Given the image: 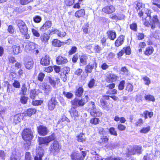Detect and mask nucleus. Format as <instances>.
<instances>
[{
  "mask_svg": "<svg viewBox=\"0 0 160 160\" xmlns=\"http://www.w3.org/2000/svg\"><path fill=\"white\" fill-rule=\"evenodd\" d=\"M22 136L25 141H28L27 143H24L25 149L27 150L29 149L31 145V141L33 138V132L29 128L25 129L22 132Z\"/></svg>",
  "mask_w": 160,
  "mask_h": 160,
  "instance_id": "obj_1",
  "label": "nucleus"
},
{
  "mask_svg": "<svg viewBox=\"0 0 160 160\" xmlns=\"http://www.w3.org/2000/svg\"><path fill=\"white\" fill-rule=\"evenodd\" d=\"M17 24L20 32L26 36V39L29 38L30 36L27 35L28 28L25 23L23 21L19 20L17 21Z\"/></svg>",
  "mask_w": 160,
  "mask_h": 160,
  "instance_id": "obj_2",
  "label": "nucleus"
},
{
  "mask_svg": "<svg viewBox=\"0 0 160 160\" xmlns=\"http://www.w3.org/2000/svg\"><path fill=\"white\" fill-rule=\"evenodd\" d=\"M88 96L86 95L80 100L75 98L72 101V105L75 106H83L88 102Z\"/></svg>",
  "mask_w": 160,
  "mask_h": 160,
  "instance_id": "obj_3",
  "label": "nucleus"
},
{
  "mask_svg": "<svg viewBox=\"0 0 160 160\" xmlns=\"http://www.w3.org/2000/svg\"><path fill=\"white\" fill-rule=\"evenodd\" d=\"M89 106L91 107L89 108L91 115L94 117H100L102 115V113L99 110L95 108L94 102H89Z\"/></svg>",
  "mask_w": 160,
  "mask_h": 160,
  "instance_id": "obj_4",
  "label": "nucleus"
},
{
  "mask_svg": "<svg viewBox=\"0 0 160 160\" xmlns=\"http://www.w3.org/2000/svg\"><path fill=\"white\" fill-rule=\"evenodd\" d=\"M55 139L54 134H52L51 135L44 138H38V142L39 144H43L47 146L48 145V143Z\"/></svg>",
  "mask_w": 160,
  "mask_h": 160,
  "instance_id": "obj_5",
  "label": "nucleus"
},
{
  "mask_svg": "<svg viewBox=\"0 0 160 160\" xmlns=\"http://www.w3.org/2000/svg\"><path fill=\"white\" fill-rule=\"evenodd\" d=\"M61 148V146L59 144L58 142L57 141H55L51 144L50 150L53 153L55 154L59 152Z\"/></svg>",
  "mask_w": 160,
  "mask_h": 160,
  "instance_id": "obj_6",
  "label": "nucleus"
},
{
  "mask_svg": "<svg viewBox=\"0 0 160 160\" xmlns=\"http://www.w3.org/2000/svg\"><path fill=\"white\" fill-rule=\"evenodd\" d=\"M82 154L76 152L73 153L71 155L72 160H83V158L86 155L85 152L82 151Z\"/></svg>",
  "mask_w": 160,
  "mask_h": 160,
  "instance_id": "obj_7",
  "label": "nucleus"
},
{
  "mask_svg": "<svg viewBox=\"0 0 160 160\" xmlns=\"http://www.w3.org/2000/svg\"><path fill=\"white\" fill-rule=\"evenodd\" d=\"M118 77L115 74L112 73H107L105 76V80L108 83L113 82L116 81Z\"/></svg>",
  "mask_w": 160,
  "mask_h": 160,
  "instance_id": "obj_8",
  "label": "nucleus"
},
{
  "mask_svg": "<svg viewBox=\"0 0 160 160\" xmlns=\"http://www.w3.org/2000/svg\"><path fill=\"white\" fill-rule=\"evenodd\" d=\"M25 47L24 49L25 51L28 52H32L34 49H36L37 46L32 42H27L24 43Z\"/></svg>",
  "mask_w": 160,
  "mask_h": 160,
  "instance_id": "obj_9",
  "label": "nucleus"
},
{
  "mask_svg": "<svg viewBox=\"0 0 160 160\" xmlns=\"http://www.w3.org/2000/svg\"><path fill=\"white\" fill-rule=\"evenodd\" d=\"M109 96H108L103 95L102 96V98L100 99V103L101 105L104 109L108 110L110 108L108 104L105 101V99H109Z\"/></svg>",
  "mask_w": 160,
  "mask_h": 160,
  "instance_id": "obj_10",
  "label": "nucleus"
},
{
  "mask_svg": "<svg viewBox=\"0 0 160 160\" xmlns=\"http://www.w3.org/2000/svg\"><path fill=\"white\" fill-rule=\"evenodd\" d=\"M150 22V26L152 29L155 28L156 26H158L159 25L160 22L156 15H154L152 19H151Z\"/></svg>",
  "mask_w": 160,
  "mask_h": 160,
  "instance_id": "obj_11",
  "label": "nucleus"
},
{
  "mask_svg": "<svg viewBox=\"0 0 160 160\" xmlns=\"http://www.w3.org/2000/svg\"><path fill=\"white\" fill-rule=\"evenodd\" d=\"M36 156L35 160H42V158L44 154V150L41 147H38L36 150Z\"/></svg>",
  "mask_w": 160,
  "mask_h": 160,
  "instance_id": "obj_12",
  "label": "nucleus"
},
{
  "mask_svg": "<svg viewBox=\"0 0 160 160\" xmlns=\"http://www.w3.org/2000/svg\"><path fill=\"white\" fill-rule=\"evenodd\" d=\"M57 103V102L55 98L52 97L48 102V108L50 111L53 110Z\"/></svg>",
  "mask_w": 160,
  "mask_h": 160,
  "instance_id": "obj_13",
  "label": "nucleus"
},
{
  "mask_svg": "<svg viewBox=\"0 0 160 160\" xmlns=\"http://www.w3.org/2000/svg\"><path fill=\"white\" fill-rule=\"evenodd\" d=\"M69 112L72 119L75 121L78 119L79 116L78 114V112L74 108H72Z\"/></svg>",
  "mask_w": 160,
  "mask_h": 160,
  "instance_id": "obj_14",
  "label": "nucleus"
},
{
  "mask_svg": "<svg viewBox=\"0 0 160 160\" xmlns=\"http://www.w3.org/2000/svg\"><path fill=\"white\" fill-rule=\"evenodd\" d=\"M136 8L137 11H139L138 12V14L140 17H141L143 15L142 10L145 8L144 4L140 2H137L136 4Z\"/></svg>",
  "mask_w": 160,
  "mask_h": 160,
  "instance_id": "obj_15",
  "label": "nucleus"
},
{
  "mask_svg": "<svg viewBox=\"0 0 160 160\" xmlns=\"http://www.w3.org/2000/svg\"><path fill=\"white\" fill-rule=\"evenodd\" d=\"M38 132L41 136H45L48 133V131L46 126H39L38 127Z\"/></svg>",
  "mask_w": 160,
  "mask_h": 160,
  "instance_id": "obj_16",
  "label": "nucleus"
},
{
  "mask_svg": "<svg viewBox=\"0 0 160 160\" xmlns=\"http://www.w3.org/2000/svg\"><path fill=\"white\" fill-rule=\"evenodd\" d=\"M50 33H52L56 34L58 37L62 38L65 36L66 34L65 32L63 31L59 30L56 29H52L50 31Z\"/></svg>",
  "mask_w": 160,
  "mask_h": 160,
  "instance_id": "obj_17",
  "label": "nucleus"
},
{
  "mask_svg": "<svg viewBox=\"0 0 160 160\" xmlns=\"http://www.w3.org/2000/svg\"><path fill=\"white\" fill-rule=\"evenodd\" d=\"M48 78L49 83L51 85L53 86V87L55 86V85L56 83L58 84L60 82V79L58 78L57 77H55V80L51 76H48Z\"/></svg>",
  "mask_w": 160,
  "mask_h": 160,
  "instance_id": "obj_18",
  "label": "nucleus"
},
{
  "mask_svg": "<svg viewBox=\"0 0 160 160\" xmlns=\"http://www.w3.org/2000/svg\"><path fill=\"white\" fill-rule=\"evenodd\" d=\"M97 67V63L94 61L92 64L90 65L89 64L85 68V71L87 73H91L92 69L93 68H96Z\"/></svg>",
  "mask_w": 160,
  "mask_h": 160,
  "instance_id": "obj_19",
  "label": "nucleus"
},
{
  "mask_svg": "<svg viewBox=\"0 0 160 160\" xmlns=\"http://www.w3.org/2000/svg\"><path fill=\"white\" fill-rule=\"evenodd\" d=\"M33 63V61L31 58H28L25 59V64L27 68L28 69L31 68L32 67Z\"/></svg>",
  "mask_w": 160,
  "mask_h": 160,
  "instance_id": "obj_20",
  "label": "nucleus"
},
{
  "mask_svg": "<svg viewBox=\"0 0 160 160\" xmlns=\"http://www.w3.org/2000/svg\"><path fill=\"white\" fill-rule=\"evenodd\" d=\"M40 87H42V89L44 90V93L47 94L49 93L52 90V88L50 85L47 83H42Z\"/></svg>",
  "mask_w": 160,
  "mask_h": 160,
  "instance_id": "obj_21",
  "label": "nucleus"
},
{
  "mask_svg": "<svg viewBox=\"0 0 160 160\" xmlns=\"http://www.w3.org/2000/svg\"><path fill=\"white\" fill-rule=\"evenodd\" d=\"M41 64L44 66H48L49 65L50 63L49 57L46 55L43 57L41 59L40 61Z\"/></svg>",
  "mask_w": 160,
  "mask_h": 160,
  "instance_id": "obj_22",
  "label": "nucleus"
},
{
  "mask_svg": "<svg viewBox=\"0 0 160 160\" xmlns=\"http://www.w3.org/2000/svg\"><path fill=\"white\" fill-rule=\"evenodd\" d=\"M52 25V22L50 21H48L43 24L40 28V30L41 31H45L50 28Z\"/></svg>",
  "mask_w": 160,
  "mask_h": 160,
  "instance_id": "obj_23",
  "label": "nucleus"
},
{
  "mask_svg": "<svg viewBox=\"0 0 160 160\" xmlns=\"http://www.w3.org/2000/svg\"><path fill=\"white\" fill-rule=\"evenodd\" d=\"M102 11L107 13H111L115 11V8L113 6H106L102 9Z\"/></svg>",
  "mask_w": 160,
  "mask_h": 160,
  "instance_id": "obj_24",
  "label": "nucleus"
},
{
  "mask_svg": "<svg viewBox=\"0 0 160 160\" xmlns=\"http://www.w3.org/2000/svg\"><path fill=\"white\" fill-rule=\"evenodd\" d=\"M124 37L123 35H121L118 37L115 42V46L118 47L121 46L124 42Z\"/></svg>",
  "mask_w": 160,
  "mask_h": 160,
  "instance_id": "obj_25",
  "label": "nucleus"
},
{
  "mask_svg": "<svg viewBox=\"0 0 160 160\" xmlns=\"http://www.w3.org/2000/svg\"><path fill=\"white\" fill-rule=\"evenodd\" d=\"M24 115L23 113L17 114L14 116L13 117V122L16 124H17L21 121Z\"/></svg>",
  "mask_w": 160,
  "mask_h": 160,
  "instance_id": "obj_26",
  "label": "nucleus"
},
{
  "mask_svg": "<svg viewBox=\"0 0 160 160\" xmlns=\"http://www.w3.org/2000/svg\"><path fill=\"white\" fill-rule=\"evenodd\" d=\"M56 62L58 64H62L67 63L68 60L65 57L59 56L57 58Z\"/></svg>",
  "mask_w": 160,
  "mask_h": 160,
  "instance_id": "obj_27",
  "label": "nucleus"
},
{
  "mask_svg": "<svg viewBox=\"0 0 160 160\" xmlns=\"http://www.w3.org/2000/svg\"><path fill=\"white\" fill-rule=\"evenodd\" d=\"M108 38L111 40H113L116 37V32L112 30H109L107 32Z\"/></svg>",
  "mask_w": 160,
  "mask_h": 160,
  "instance_id": "obj_28",
  "label": "nucleus"
},
{
  "mask_svg": "<svg viewBox=\"0 0 160 160\" xmlns=\"http://www.w3.org/2000/svg\"><path fill=\"white\" fill-rule=\"evenodd\" d=\"M50 38L49 34L46 33L43 34L40 37V39L42 42L45 44L47 43Z\"/></svg>",
  "mask_w": 160,
  "mask_h": 160,
  "instance_id": "obj_29",
  "label": "nucleus"
},
{
  "mask_svg": "<svg viewBox=\"0 0 160 160\" xmlns=\"http://www.w3.org/2000/svg\"><path fill=\"white\" fill-rule=\"evenodd\" d=\"M36 112V110L34 108H29L25 112L23 115L25 116H31L32 114H35Z\"/></svg>",
  "mask_w": 160,
  "mask_h": 160,
  "instance_id": "obj_30",
  "label": "nucleus"
},
{
  "mask_svg": "<svg viewBox=\"0 0 160 160\" xmlns=\"http://www.w3.org/2000/svg\"><path fill=\"white\" fill-rule=\"evenodd\" d=\"M154 52V48L152 46L147 47L144 51V54L148 56L152 54Z\"/></svg>",
  "mask_w": 160,
  "mask_h": 160,
  "instance_id": "obj_31",
  "label": "nucleus"
},
{
  "mask_svg": "<svg viewBox=\"0 0 160 160\" xmlns=\"http://www.w3.org/2000/svg\"><path fill=\"white\" fill-rule=\"evenodd\" d=\"M151 130V127L148 126L146 127H143L139 130V132L142 134H145L148 133Z\"/></svg>",
  "mask_w": 160,
  "mask_h": 160,
  "instance_id": "obj_32",
  "label": "nucleus"
},
{
  "mask_svg": "<svg viewBox=\"0 0 160 160\" xmlns=\"http://www.w3.org/2000/svg\"><path fill=\"white\" fill-rule=\"evenodd\" d=\"M12 51L14 54H18L21 52L22 50L19 46L14 45L12 47Z\"/></svg>",
  "mask_w": 160,
  "mask_h": 160,
  "instance_id": "obj_33",
  "label": "nucleus"
},
{
  "mask_svg": "<svg viewBox=\"0 0 160 160\" xmlns=\"http://www.w3.org/2000/svg\"><path fill=\"white\" fill-rule=\"evenodd\" d=\"M85 14V11L84 9H81L77 11L75 13V16L78 18L84 16Z\"/></svg>",
  "mask_w": 160,
  "mask_h": 160,
  "instance_id": "obj_34",
  "label": "nucleus"
},
{
  "mask_svg": "<svg viewBox=\"0 0 160 160\" xmlns=\"http://www.w3.org/2000/svg\"><path fill=\"white\" fill-rule=\"evenodd\" d=\"M52 45L54 47H60L62 45V43L58 39H54L52 42Z\"/></svg>",
  "mask_w": 160,
  "mask_h": 160,
  "instance_id": "obj_35",
  "label": "nucleus"
},
{
  "mask_svg": "<svg viewBox=\"0 0 160 160\" xmlns=\"http://www.w3.org/2000/svg\"><path fill=\"white\" fill-rule=\"evenodd\" d=\"M83 92V89L82 87H79L76 89L75 95L78 97L82 96Z\"/></svg>",
  "mask_w": 160,
  "mask_h": 160,
  "instance_id": "obj_36",
  "label": "nucleus"
},
{
  "mask_svg": "<svg viewBox=\"0 0 160 160\" xmlns=\"http://www.w3.org/2000/svg\"><path fill=\"white\" fill-rule=\"evenodd\" d=\"M38 95L35 90L32 89L30 91L29 96L31 99H34Z\"/></svg>",
  "mask_w": 160,
  "mask_h": 160,
  "instance_id": "obj_37",
  "label": "nucleus"
},
{
  "mask_svg": "<svg viewBox=\"0 0 160 160\" xmlns=\"http://www.w3.org/2000/svg\"><path fill=\"white\" fill-rule=\"evenodd\" d=\"M144 10H145V13H143V15L142 16L145 18L146 17L147 18L148 17L149 19H150L151 18V17L150 16V13L151 12L150 10L148 9H144Z\"/></svg>",
  "mask_w": 160,
  "mask_h": 160,
  "instance_id": "obj_38",
  "label": "nucleus"
},
{
  "mask_svg": "<svg viewBox=\"0 0 160 160\" xmlns=\"http://www.w3.org/2000/svg\"><path fill=\"white\" fill-rule=\"evenodd\" d=\"M87 57L85 55L81 56L80 58V62L83 65H85L87 64Z\"/></svg>",
  "mask_w": 160,
  "mask_h": 160,
  "instance_id": "obj_39",
  "label": "nucleus"
},
{
  "mask_svg": "<svg viewBox=\"0 0 160 160\" xmlns=\"http://www.w3.org/2000/svg\"><path fill=\"white\" fill-rule=\"evenodd\" d=\"M143 114L144 115V118L145 119L148 118V116L149 118H152L153 115V113L152 112H149L148 111H145L143 112Z\"/></svg>",
  "mask_w": 160,
  "mask_h": 160,
  "instance_id": "obj_40",
  "label": "nucleus"
},
{
  "mask_svg": "<svg viewBox=\"0 0 160 160\" xmlns=\"http://www.w3.org/2000/svg\"><path fill=\"white\" fill-rule=\"evenodd\" d=\"M145 98L146 100L149 101L154 102L155 99L153 96L150 95H147L145 96Z\"/></svg>",
  "mask_w": 160,
  "mask_h": 160,
  "instance_id": "obj_41",
  "label": "nucleus"
},
{
  "mask_svg": "<svg viewBox=\"0 0 160 160\" xmlns=\"http://www.w3.org/2000/svg\"><path fill=\"white\" fill-rule=\"evenodd\" d=\"M27 91V88L26 87L25 84H24L22 86L20 94L23 95L25 96L26 94Z\"/></svg>",
  "mask_w": 160,
  "mask_h": 160,
  "instance_id": "obj_42",
  "label": "nucleus"
},
{
  "mask_svg": "<svg viewBox=\"0 0 160 160\" xmlns=\"http://www.w3.org/2000/svg\"><path fill=\"white\" fill-rule=\"evenodd\" d=\"M100 120L97 118H94L91 119L90 122L92 124H97L99 123Z\"/></svg>",
  "mask_w": 160,
  "mask_h": 160,
  "instance_id": "obj_43",
  "label": "nucleus"
},
{
  "mask_svg": "<svg viewBox=\"0 0 160 160\" xmlns=\"http://www.w3.org/2000/svg\"><path fill=\"white\" fill-rule=\"evenodd\" d=\"M125 83V81L124 80H122L120 82L118 85V89L120 90H122L123 89L124 87V85Z\"/></svg>",
  "mask_w": 160,
  "mask_h": 160,
  "instance_id": "obj_44",
  "label": "nucleus"
},
{
  "mask_svg": "<svg viewBox=\"0 0 160 160\" xmlns=\"http://www.w3.org/2000/svg\"><path fill=\"white\" fill-rule=\"evenodd\" d=\"M28 100V98L25 97L23 95L21 96L20 98V101L23 104H26Z\"/></svg>",
  "mask_w": 160,
  "mask_h": 160,
  "instance_id": "obj_45",
  "label": "nucleus"
},
{
  "mask_svg": "<svg viewBox=\"0 0 160 160\" xmlns=\"http://www.w3.org/2000/svg\"><path fill=\"white\" fill-rule=\"evenodd\" d=\"M133 85L130 83H128L127 84L126 90L128 92H131L133 90Z\"/></svg>",
  "mask_w": 160,
  "mask_h": 160,
  "instance_id": "obj_46",
  "label": "nucleus"
},
{
  "mask_svg": "<svg viewBox=\"0 0 160 160\" xmlns=\"http://www.w3.org/2000/svg\"><path fill=\"white\" fill-rule=\"evenodd\" d=\"M43 102V101L41 100H33L32 104L34 106H38L41 105Z\"/></svg>",
  "mask_w": 160,
  "mask_h": 160,
  "instance_id": "obj_47",
  "label": "nucleus"
},
{
  "mask_svg": "<svg viewBox=\"0 0 160 160\" xmlns=\"http://www.w3.org/2000/svg\"><path fill=\"white\" fill-rule=\"evenodd\" d=\"M142 79L145 82V84L148 85L151 83L150 78L147 76H144L142 78Z\"/></svg>",
  "mask_w": 160,
  "mask_h": 160,
  "instance_id": "obj_48",
  "label": "nucleus"
},
{
  "mask_svg": "<svg viewBox=\"0 0 160 160\" xmlns=\"http://www.w3.org/2000/svg\"><path fill=\"white\" fill-rule=\"evenodd\" d=\"M32 32L33 35L37 37H39L40 36V34L36 29L32 28Z\"/></svg>",
  "mask_w": 160,
  "mask_h": 160,
  "instance_id": "obj_49",
  "label": "nucleus"
},
{
  "mask_svg": "<svg viewBox=\"0 0 160 160\" xmlns=\"http://www.w3.org/2000/svg\"><path fill=\"white\" fill-rule=\"evenodd\" d=\"M84 135L83 133H80L77 137V140L78 142H82L84 140Z\"/></svg>",
  "mask_w": 160,
  "mask_h": 160,
  "instance_id": "obj_50",
  "label": "nucleus"
},
{
  "mask_svg": "<svg viewBox=\"0 0 160 160\" xmlns=\"http://www.w3.org/2000/svg\"><path fill=\"white\" fill-rule=\"evenodd\" d=\"M32 1L33 0H20V3L22 5H26Z\"/></svg>",
  "mask_w": 160,
  "mask_h": 160,
  "instance_id": "obj_51",
  "label": "nucleus"
},
{
  "mask_svg": "<svg viewBox=\"0 0 160 160\" xmlns=\"http://www.w3.org/2000/svg\"><path fill=\"white\" fill-rule=\"evenodd\" d=\"M141 147L140 146L135 147L134 148V152L132 154H134L135 153H139L141 152Z\"/></svg>",
  "mask_w": 160,
  "mask_h": 160,
  "instance_id": "obj_52",
  "label": "nucleus"
},
{
  "mask_svg": "<svg viewBox=\"0 0 160 160\" xmlns=\"http://www.w3.org/2000/svg\"><path fill=\"white\" fill-rule=\"evenodd\" d=\"M33 20L36 23H39L42 20L41 17L38 16H36L33 18Z\"/></svg>",
  "mask_w": 160,
  "mask_h": 160,
  "instance_id": "obj_53",
  "label": "nucleus"
},
{
  "mask_svg": "<svg viewBox=\"0 0 160 160\" xmlns=\"http://www.w3.org/2000/svg\"><path fill=\"white\" fill-rule=\"evenodd\" d=\"M74 0H65V3L66 6H71L74 3Z\"/></svg>",
  "mask_w": 160,
  "mask_h": 160,
  "instance_id": "obj_54",
  "label": "nucleus"
},
{
  "mask_svg": "<svg viewBox=\"0 0 160 160\" xmlns=\"http://www.w3.org/2000/svg\"><path fill=\"white\" fill-rule=\"evenodd\" d=\"M63 94L65 96L68 98H71L73 96L72 94L70 92H63Z\"/></svg>",
  "mask_w": 160,
  "mask_h": 160,
  "instance_id": "obj_55",
  "label": "nucleus"
},
{
  "mask_svg": "<svg viewBox=\"0 0 160 160\" xmlns=\"http://www.w3.org/2000/svg\"><path fill=\"white\" fill-rule=\"evenodd\" d=\"M109 132L110 133L115 136L117 135V134L116 131H115V129L113 128H111L109 129Z\"/></svg>",
  "mask_w": 160,
  "mask_h": 160,
  "instance_id": "obj_56",
  "label": "nucleus"
},
{
  "mask_svg": "<svg viewBox=\"0 0 160 160\" xmlns=\"http://www.w3.org/2000/svg\"><path fill=\"white\" fill-rule=\"evenodd\" d=\"M8 31L10 33H13L15 31V28L12 25H9L8 29Z\"/></svg>",
  "mask_w": 160,
  "mask_h": 160,
  "instance_id": "obj_57",
  "label": "nucleus"
},
{
  "mask_svg": "<svg viewBox=\"0 0 160 160\" xmlns=\"http://www.w3.org/2000/svg\"><path fill=\"white\" fill-rule=\"evenodd\" d=\"M95 84V80L94 79H91L88 84V87L91 88L93 87Z\"/></svg>",
  "mask_w": 160,
  "mask_h": 160,
  "instance_id": "obj_58",
  "label": "nucleus"
},
{
  "mask_svg": "<svg viewBox=\"0 0 160 160\" xmlns=\"http://www.w3.org/2000/svg\"><path fill=\"white\" fill-rule=\"evenodd\" d=\"M124 52H125L126 54L129 55L131 54V49L130 47H127L123 49Z\"/></svg>",
  "mask_w": 160,
  "mask_h": 160,
  "instance_id": "obj_59",
  "label": "nucleus"
},
{
  "mask_svg": "<svg viewBox=\"0 0 160 160\" xmlns=\"http://www.w3.org/2000/svg\"><path fill=\"white\" fill-rule=\"evenodd\" d=\"M82 70L80 68H78L74 72V74L77 76H79L81 75L82 73Z\"/></svg>",
  "mask_w": 160,
  "mask_h": 160,
  "instance_id": "obj_60",
  "label": "nucleus"
},
{
  "mask_svg": "<svg viewBox=\"0 0 160 160\" xmlns=\"http://www.w3.org/2000/svg\"><path fill=\"white\" fill-rule=\"evenodd\" d=\"M117 93V90L116 89H113L112 90H108L107 92V93L110 94H115Z\"/></svg>",
  "mask_w": 160,
  "mask_h": 160,
  "instance_id": "obj_61",
  "label": "nucleus"
},
{
  "mask_svg": "<svg viewBox=\"0 0 160 160\" xmlns=\"http://www.w3.org/2000/svg\"><path fill=\"white\" fill-rule=\"evenodd\" d=\"M70 71V68L68 67H64L63 68V73L66 74H68Z\"/></svg>",
  "mask_w": 160,
  "mask_h": 160,
  "instance_id": "obj_62",
  "label": "nucleus"
},
{
  "mask_svg": "<svg viewBox=\"0 0 160 160\" xmlns=\"http://www.w3.org/2000/svg\"><path fill=\"white\" fill-rule=\"evenodd\" d=\"M13 85L14 87L16 88H19L20 87V84L19 82L17 81H15L13 83Z\"/></svg>",
  "mask_w": 160,
  "mask_h": 160,
  "instance_id": "obj_63",
  "label": "nucleus"
},
{
  "mask_svg": "<svg viewBox=\"0 0 160 160\" xmlns=\"http://www.w3.org/2000/svg\"><path fill=\"white\" fill-rule=\"evenodd\" d=\"M126 127L122 124H119L118 126V128L120 131H124L125 130Z\"/></svg>",
  "mask_w": 160,
  "mask_h": 160,
  "instance_id": "obj_64",
  "label": "nucleus"
}]
</instances>
